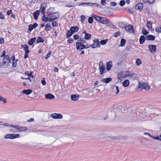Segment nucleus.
Returning <instances> with one entry per match:
<instances>
[{"instance_id":"f257e3e1","label":"nucleus","mask_w":161,"mask_h":161,"mask_svg":"<svg viewBox=\"0 0 161 161\" xmlns=\"http://www.w3.org/2000/svg\"><path fill=\"white\" fill-rule=\"evenodd\" d=\"M54 9L53 8H50L48 10L47 13L49 14L47 17L45 15H43L42 17V20L45 22H51L58 18L59 17V13L58 12L52 13L51 11H53Z\"/></svg>"},{"instance_id":"a18cd8bd","label":"nucleus","mask_w":161,"mask_h":161,"mask_svg":"<svg viewBox=\"0 0 161 161\" xmlns=\"http://www.w3.org/2000/svg\"><path fill=\"white\" fill-rule=\"evenodd\" d=\"M74 42V40L70 38H69L67 40V43L69 44L72 43Z\"/></svg>"},{"instance_id":"f8f14e48","label":"nucleus","mask_w":161,"mask_h":161,"mask_svg":"<svg viewBox=\"0 0 161 161\" xmlns=\"http://www.w3.org/2000/svg\"><path fill=\"white\" fill-rule=\"evenodd\" d=\"M14 128L19 130L17 132L25 131L27 129V128L26 127H21L18 125H14Z\"/></svg>"},{"instance_id":"6e6552de","label":"nucleus","mask_w":161,"mask_h":161,"mask_svg":"<svg viewBox=\"0 0 161 161\" xmlns=\"http://www.w3.org/2000/svg\"><path fill=\"white\" fill-rule=\"evenodd\" d=\"M76 49L77 50H81L84 49H87L88 47H85V45L83 44L80 42H77L76 43Z\"/></svg>"},{"instance_id":"ddd939ff","label":"nucleus","mask_w":161,"mask_h":161,"mask_svg":"<svg viewBox=\"0 0 161 161\" xmlns=\"http://www.w3.org/2000/svg\"><path fill=\"white\" fill-rule=\"evenodd\" d=\"M51 117L54 119H61L63 118V115L59 113H53L51 114Z\"/></svg>"},{"instance_id":"a878e982","label":"nucleus","mask_w":161,"mask_h":161,"mask_svg":"<svg viewBox=\"0 0 161 161\" xmlns=\"http://www.w3.org/2000/svg\"><path fill=\"white\" fill-rule=\"evenodd\" d=\"M79 97L78 95H72L71 96V100L73 101L77 100Z\"/></svg>"},{"instance_id":"864d4df0","label":"nucleus","mask_w":161,"mask_h":161,"mask_svg":"<svg viewBox=\"0 0 161 161\" xmlns=\"http://www.w3.org/2000/svg\"><path fill=\"white\" fill-rule=\"evenodd\" d=\"M116 3L114 2H111L110 3V5L112 6H115L116 5Z\"/></svg>"},{"instance_id":"e433bc0d","label":"nucleus","mask_w":161,"mask_h":161,"mask_svg":"<svg viewBox=\"0 0 161 161\" xmlns=\"http://www.w3.org/2000/svg\"><path fill=\"white\" fill-rule=\"evenodd\" d=\"M92 35L88 33L86 34L84 36V39L86 40H88L91 37Z\"/></svg>"},{"instance_id":"58836bf2","label":"nucleus","mask_w":161,"mask_h":161,"mask_svg":"<svg viewBox=\"0 0 161 161\" xmlns=\"http://www.w3.org/2000/svg\"><path fill=\"white\" fill-rule=\"evenodd\" d=\"M108 39H106L105 40H102L100 42V44L102 45H104L108 41Z\"/></svg>"},{"instance_id":"2eb2a0df","label":"nucleus","mask_w":161,"mask_h":161,"mask_svg":"<svg viewBox=\"0 0 161 161\" xmlns=\"http://www.w3.org/2000/svg\"><path fill=\"white\" fill-rule=\"evenodd\" d=\"M156 46L153 45H149L148 46L149 50L150 52L153 53L155 52L156 50Z\"/></svg>"},{"instance_id":"5fc2aeb1","label":"nucleus","mask_w":161,"mask_h":161,"mask_svg":"<svg viewBox=\"0 0 161 161\" xmlns=\"http://www.w3.org/2000/svg\"><path fill=\"white\" fill-rule=\"evenodd\" d=\"M5 18L4 15L0 12V19H3Z\"/></svg>"},{"instance_id":"de8ad7c7","label":"nucleus","mask_w":161,"mask_h":161,"mask_svg":"<svg viewBox=\"0 0 161 161\" xmlns=\"http://www.w3.org/2000/svg\"><path fill=\"white\" fill-rule=\"evenodd\" d=\"M93 19L92 17H89L88 19V22L90 24H92L93 23Z\"/></svg>"},{"instance_id":"680f3d73","label":"nucleus","mask_w":161,"mask_h":161,"mask_svg":"<svg viewBox=\"0 0 161 161\" xmlns=\"http://www.w3.org/2000/svg\"><path fill=\"white\" fill-rule=\"evenodd\" d=\"M41 83L43 85H45L46 84V82L44 80H42Z\"/></svg>"},{"instance_id":"aec40b11","label":"nucleus","mask_w":161,"mask_h":161,"mask_svg":"<svg viewBox=\"0 0 161 161\" xmlns=\"http://www.w3.org/2000/svg\"><path fill=\"white\" fill-rule=\"evenodd\" d=\"M45 97L46 99H52L55 98V96L51 93H48L45 95Z\"/></svg>"},{"instance_id":"c03bdc74","label":"nucleus","mask_w":161,"mask_h":161,"mask_svg":"<svg viewBox=\"0 0 161 161\" xmlns=\"http://www.w3.org/2000/svg\"><path fill=\"white\" fill-rule=\"evenodd\" d=\"M58 25L57 22L55 21H52V26L53 27H57Z\"/></svg>"},{"instance_id":"72a5a7b5","label":"nucleus","mask_w":161,"mask_h":161,"mask_svg":"<svg viewBox=\"0 0 161 161\" xmlns=\"http://www.w3.org/2000/svg\"><path fill=\"white\" fill-rule=\"evenodd\" d=\"M52 28L51 25L49 24H47L45 25V29L47 31L50 30Z\"/></svg>"},{"instance_id":"39448f33","label":"nucleus","mask_w":161,"mask_h":161,"mask_svg":"<svg viewBox=\"0 0 161 161\" xmlns=\"http://www.w3.org/2000/svg\"><path fill=\"white\" fill-rule=\"evenodd\" d=\"M99 66L98 69L99 70L100 74V75H102L104 73H106V71L105 70V66L103 64V62L102 61L99 62Z\"/></svg>"},{"instance_id":"e2e57ef3","label":"nucleus","mask_w":161,"mask_h":161,"mask_svg":"<svg viewBox=\"0 0 161 161\" xmlns=\"http://www.w3.org/2000/svg\"><path fill=\"white\" fill-rule=\"evenodd\" d=\"M116 94H117L119 92V87L118 86H116Z\"/></svg>"},{"instance_id":"49530a36","label":"nucleus","mask_w":161,"mask_h":161,"mask_svg":"<svg viewBox=\"0 0 161 161\" xmlns=\"http://www.w3.org/2000/svg\"><path fill=\"white\" fill-rule=\"evenodd\" d=\"M51 53L52 51H50L49 52V53L45 57V59H47L49 58L51 55Z\"/></svg>"},{"instance_id":"2f4dec72","label":"nucleus","mask_w":161,"mask_h":161,"mask_svg":"<svg viewBox=\"0 0 161 161\" xmlns=\"http://www.w3.org/2000/svg\"><path fill=\"white\" fill-rule=\"evenodd\" d=\"M149 32L143 27L142 31V33L143 35L145 36H147V35L149 33Z\"/></svg>"},{"instance_id":"a211bd4d","label":"nucleus","mask_w":161,"mask_h":161,"mask_svg":"<svg viewBox=\"0 0 161 161\" xmlns=\"http://www.w3.org/2000/svg\"><path fill=\"white\" fill-rule=\"evenodd\" d=\"M155 38V36L153 35H149L146 36V39L147 40L153 41Z\"/></svg>"},{"instance_id":"7ed1b4c3","label":"nucleus","mask_w":161,"mask_h":161,"mask_svg":"<svg viewBox=\"0 0 161 161\" xmlns=\"http://www.w3.org/2000/svg\"><path fill=\"white\" fill-rule=\"evenodd\" d=\"M138 85V87L136 89V90L137 91H141L143 89L146 90H148L150 89V86L147 83H141L140 84V82H139Z\"/></svg>"},{"instance_id":"c9c22d12","label":"nucleus","mask_w":161,"mask_h":161,"mask_svg":"<svg viewBox=\"0 0 161 161\" xmlns=\"http://www.w3.org/2000/svg\"><path fill=\"white\" fill-rule=\"evenodd\" d=\"M73 33L71 31H70V30L69 31H68V32L66 34V37L67 38H68L72 35L73 34Z\"/></svg>"},{"instance_id":"69168bd1","label":"nucleus","mask_w":161,"mask_h":161,"mask_svg":"<svg viewBox=\"0 0 161 161\" xmlns=\"http://www.w3.org/2000/svg\"><path fill=\"white\" fill-rule=\"evenodd\" d=\"M34 121V118H31L29 119L27 121L28 122H32V121Z\"/></svg>"},{"instance_id":"052dcab7","label":"nucleus","mask_w":161,"mask_h":161,"mask_svg":"<svg viewBox=\"0 0 161 161\" xmlns=\"http://www.w3.org/2000/svg\"><path fill=\"white\" fill-rule=\"evenodd\" d=\"M9 131L11 133H15L17 132V131H15L14 130V129H11L9 130Z\"/></svg>"},{"instance_id":"7c9ffc66","label":"nucleus","mask_w":161,"mask_h":161,"mask_svg":"<svg viewBox=\"0 0 161 161\" xmlns=\"http://www.w3.org/2000/svg\"><path fill=\"white\" fill-rule=\"evenodd\" d=\"M126 42V40L124 39H121V40L120 44V46L122 47H124L125 45Z\"/></svg>"},{"instance_id":"20e7f679","label":"nucleus","mask_w":161,"mask_h":161,"mask_svg":"<svg viewBox=\"0 0 161 161\" xmlns=\"http://www.w3.org/2000/svg\"><path fill=\"white\" fill-rule=\"evenodd\" d=\"M122 27L125 28V31L127 32L132 34L134 33L135 31L132 25H129L127 26H126L125 25H123V26H122Z\"/></svg>"},{"instance_id":"f704fd0d","label":"nucleus","mask_w":161,"mask_h":161,"mask_svg":"<svg viewBox=\"0 0 161 161\" xmlns=\"http://www.w3.org/2000/svg\"><path fill=\"white\" fill-rule=\"evenodd\" d=\"M44 42V40L41 37H39L38 38V39L37 40V43H39L40 42L43 43Z\"/></svg>"},{"instance_id":"ea45409f","label":"nucleus","mask_w":161,"mask_h":161,"mask_svg":"<svg viewBox=\"0 0 161 161\" xmlns=\"http://www.w3.org/2000/svg\"><path fill=\"white\" fill-rule=\"evenodd\" d=\"M3 125L4 126H8V127H14V125H10L8 123H4L3 124Z\"/></svg>"},{"instance_id":"3c124183","label":"nucleus","mask_w":161,"mask_h":161,"mask_svg":"<svg viewBox=\"0 0 161 161\" xmlns=\"http://www.w3.org/2000/svg\"><path fill=\"white\" fill-rule=\"evenodd\" d=\"M73 37L75 40L78 39L79 38V35H75Z\"/></svg>"},{"instance_id":"393cba45","label":"nucleus","mask_w":161,"mask_h":161,"mask_svg":"<svg viewBox=\"0 0 161 161\" xmlns=\"http://www.w3.org/2000/svg\"><path fill=\"white\" fill-rule=\"evenodd\" d=\"M32 90L30 89L27 90H24L22 91V93L26 95H29L32 92Z\"/></svg>"},{"instance_id":"a19ab883","label":"nucleus","mask_w":161,"mask_h":161,"mask_svg":"<svg viewBox=\"0 0 161 161\" xmlns=\"http://www.w3.org/2000/svg\"><path fill=\"white\" fill-rule=\"evenodd\" d=\"M156 31L158 33H161V27H157L155 28Z\"/></svg>"},{"instance_id":"0e129e2a","label":"nucleus","mask_w":161,"mask_h":161,"mask_svg":"<svg viewBox=\"0 0 161 161\" xmlns=\"http://www.w3.org/2000/svg\"><path fill=\"white\" fill-rule=\"evenodd\" d=\"M5 56H6V55H5V50H4L3 51V53L1 57H3V58Z\"/></svg>"},{"instance_id":"412c9836","label":"nucleus","mask_w":161,"mask_h":161,"mask_svg":"<svg viewBox=\"0 0 161 161\" xmlns=\"http://www.w3.org/2000/svg\"><path fill=\"white\" fill-rule=\"evenodd\" d=\"M40 13V11L39 10H37L33 13L34 18L35 20H37V19Z\"/></svg>"},{"instance_id":"9d476101","label":"nucleus","mask_w":161,"mask_h":161,"mask_svg":"<svg viewBox=\"0 0 161 161\" xmlns=\"http://www.w3.org/2000/svg\"><path fill=\"white\" fill-rule=\"evenodd\" d=\"M98 22L104 25H105L109 23L110 21L107 18L104 17L100 16Z\"/></svg>"},{"instance_id":"6e6d98bb","label":"nucleus","mask_w":161,"mask_h":161,"mask_svg":"<svg viewBox=\"0 0 161 161\" xmlns=\"http://www.w3.org/2000/svg\"><path fill=\"white\" fill-rule=\"evenodd\" d=\"M120 34V33L119 32H116L114 33V36L115 37H116L118 36Z\"/></svg>"},{"instance_id":"473e14b6","label":"nucleus","mask_w":161,"mask_h":161,"mask_svg":"<svg viewBox=\"0 0 161 161\" xmlns=\"http://www.w3.org/2000/svg\"><path fill=\"white\" fill-rule=\"evenodd\" d=\"M145 134H147V135L148 136H149L150 137H151L152 138H153L154 139H155V140H158L159 141H160V138H159V136H155V137H154V136H151L150 134L149 133H145Z\"/></svg>"},{"instance_id":"9b49d317","label":"nucleus","mask_w":161,"mask_h":161,"mask_svg":"<svg viewBox=\"0 0 161 161\" xmlns=\"http://www.w3.org/2000/svg\"><path fill=\"white\" fill-rule=\"evenodd\" d=\"M47 6V3H44L41 4V8L40 9L41 14L45 15V9Z\"/></svg>"},{"instance_id":"774afa93","label":"nucleus","mask_w":161,"mask_h":161,"mask_svg":"<svg viewBox=\"0 0 161 161\" xmlns=\"http://www.w3.org/2000/svg\"><path fill=\"white\" fill-rule=\"evenodd\" d=\"M4 42V40L3 38H0V43H2Z\"/></svg>"},{"instance_id":"4468645a","label":"nucleus","mask_w":161,"mask_h":161,"mask_svg":"<svg viewBox=\"0 0 161 161\" xmlns=\"http://www.w3.org/2000/svg\"><path fill=\"white\" fill-rule=\"evenodd\" d=\"M38 26L36 23H34L33 24H31L28 26V29L27 32L30 33L31 31L34 28H35Z\"/></svg>"},{"instance_id":"603ef678","label":"nucleus","mask_w":161,"mask_h":161,"mask_svg":"<svg viewBox=\"0 0 161 161\" xmlns=\"http://www.w3.org/2000/svg\"><path fill=\"white\" fill-rule=\"evenodd\" d=\"M101 3L102 5H104L106 4V3L105 2V0H101Z\"/></svg>"},{"instance_id":"338daca9","label":"nucleus","mask_w":161,"mask_h":161,"mask_svg":"<svg viewBox=\"0 0 161 161\" xmlns=\"http://www.w3.org/2000/svg\"><path fill=\"white\" fill-rule=\"evenodd\" d=\"M10 61H11V60H15V56L14 55L13 56L11 57H10Z\"/></svg>"},{"instance_id":"6ab92c4d","label":"nucleus","mask_w":161,"mask_h":161,"mask_svg":"<svg viewBox=\"0 0 161 161\" xmlns=\"http://www.w3.org/2000/svg\"><path fill=\"white\" fill-rule=\"evenodd\" d=\"M78 30L79 27L76 26H71L70 29V31H71L73 33L77 32Z\"/></svg>"},{"instance_id":"4c0bfd02","label":"nucleus","mask_w":161,"mask_h":161,"mask_svg":"<svg viewBox=\"0 0 161 161\" xmlns=\"http://www.w3.org/2000/svg\"><path fill=\"white\" fill-rule=\"evenodd\" d=\"M12 61H13V62H12V66L13 67H15L17 66V64L16 63H17V61H18V59H16L15 60H12Z\"/></svg>"},{"instance_id":"79ce46f5","label":"nucleus","mask_w":161,"mask_h":161,"mask_svg":"<svg viewBox=\"0 0 161 161\" xmlns=\"http://www.w3.org/2000/svg\"><path fill=\"white\" fill-rule=\"evenodd\" d=\"M136 65L137 66H138L141 64L142 62L141 60L139 58H137L136 60Z\"/></svg>"},{"instance_id":"0eeeda50","label":"nucleus","mask_w":161,"mask_h":161,"mask_svg":"<svg viewBox=\"0 0 161 161\" xmlns=\"http://www.w3.org/2000/svg\"><path fill=\"white\" fill-rule=\"evenodd\" d=\"M93 43L92 44H91L90 46H91V47L93 48H96L97 47H99L100 46V42L98 39L97 38L94 39L93 40Z\"/></svg>"},{"instance_id":"bb28decb","label":"nucleus","mask_w":161,"mask_h":161,"mask_svg":"<svg viewBox=\"0 0 161 161\" xmlns=\"http://www.w3.org/2000/svg\"><path fill=\"white\" fill-rule=\"evenodd\" d=\"M112 78H104L102 80V81L103 82L108 83L110 82L112 80Z\"/></svg>"},{"instance_id":"4be33fe9","label":"nucleus","mask_w":161,"mask_h":161,"mask_svg":"<svg viewBox=\"0 0 161 161\" xmlns=\"http://www.w3.org/2000/svg\"><path fill=\"white\" fill-rule=\"evenodd\" d=\"M112 66V63L111 61H109L106 63V69L107 71H109Z\"/></svg>"},{"instance_id":"5701e85b","label":"nucleus","mask_w":161,"mask_h":161,"mask_svg":"<svg viewBox=\"0 0 161 161\" xmlns=\"http://www.w3.org/2000/svg\"><path fill=\"white\" fill-rule=\"evenodd\" d=\"M93 4H96L94 3H80L78 6H92Z\"/></svg>"},{"instance_id":"cd10ccee","label":"nucleus","mask_w":161,"mask_h":161,"mask_svg":"<svg viewBox=\"0 0 161 161\" xmlns=\"http://www.w3.org/2000/svg\"><path fill=\"white\" fill-rule=\"evenodd\" d=\"M36 39V37H34L30 39L28 42V44L30 45H32L33 44V43Z\"/></svg>"},{"instance_id":"13d9d810","label":"nucleus","mask_w":161,"mask_h":161,"mask_svg":"<svg viewBox=\"0 0 161 161\" xmlns=\"http://www.w3.org/2000/svg\"><path fill=\"white\" fill-rule=\"evenodd\" d=\"M21 79H29V80L30 82H31V77H28L27 78H24V77H21Z\"/></svg>"},{"instance_id":"f3484780","label":"nucleus","mask_w":161,"mask_h":161,"mask_svg":"<svg viewBox=\"0 0 161 161\" xmlns=\"http://www.w3.org/2000/svg\"><path fill=\"white\" fill-rule=\"evenodd\" d=\"M123 72H121L119 73L117 75V78L118 80H119L120 82L122 79L124 78L125 76Z\"/></svg>"},{"instance_id":"dca6fc26","label":"nucleus","mask_w":161,"mask_h":161,"mask_svg":"<svg viewBox=\"0 0 161 161\" xmlns=\"http://www.w3.org/2000/svg\"><path fill=\"white\" fill-rule=\"evenodd\" d=\"M143 4L142 3H140L136 4L135 6V9H138L140 11H142L143 8Z\"/></svg>"},{"instance_id":"f03ea898","label":"nucleus","mask_w":161,"mask_h":161,"mask_svg":"<svg viewBox=\"0 0 161 161\" xmlns=\"http://www.w3.org/2000/svg\"><path fill=\"white\" fill-rule=\"evenodd\" d=\"M10 57L8 55H6L3 58L2 62H0V66L2 68H7L10 64Z\"/></svg>"},{"instance_id":"8fccbe9b","label":"nucleus","mask_w":161,"mask_h":161,"mask_svg":"<svg viewBox=\"0 0 161 161\" xmlns=\"http://www.w3.org/2000/svg\"><path fill=\"white\" fill-rule=\"evenodd\" d=\"M94 3V4H93V5H92V6H91V7H93V6L97 7H98L99 8H100L101 7V6L100 5H99L97 3Z\"/></svg>"},{"instance_id":"37998d69","label":"nucleus","mask_w":161,"mask_h":161,"mask_svg":"<svg viewBox=\"0 0 161 161\" xmlns=\"http://www.w3.org/2000/svg\"><path fill=\"white\" fill-rule=\"evenodd\" d=\"M147 26L148 28H151L152 26V24L150 21H148L147 22Z\"/></svg>"},{"instance_id":"b1692460","label":"nucleus","mask_w":161,"mask_h":161,"mask_svg":"<svg viewBox=\"0 0 161 161\" xmlns=\"http://www.w3.org/2000/svg\"><path fill=\"white\" fill-rule=\"evenodd\" d=\"M145 39L146 37H145L143 35L141 36L139 40L140 44H143L145 42Z\"/></svg>"},{"instance_id":"09e8293b","label":"nucleus","mask_w":161,"mask_h":161,"mask_svg":"<svg viewBox=\"0 0 161 161\" xmlns=\"http://www.w3.org/2000/svg\"><path fill=\"white\" fill-rule=\"evenodd\" d=\"M125 4V2L124 0H121L119 2V5L121 6H123Z\"/></svg>"},{"instance_id":"c85d7f7f","label":"nucleus","mask_w":161,"mask_h":161,"mask_svg":"<svg viewBox=\"0 0 161 161\" xmlns=\"http://www.w3.org/2000/svg\"><path fill=\"white\" fill-rule=\"evenodd\" d=\"M129 80H126L123 82L122 85L124 87H126L129 86Z\"/></svg>"},{"instance_id":"4d7b16f0","label":"nucleus","mask_w":161,"mask_h":161,"mask_svg":"<svg viewBox=\"0 0 161 161\" xmlns=\"http://www.w3.org/2000/svg\"><path fill=\"white\" fill-rule=\"evenodd\" d=\"M12 10H9L7 12V14L8 16H9L10 14H12Z\"/></svg>"},{"instance_id":"423d86ee","label":"nucleus","mask_w":161,"mask_h":161,"mask_svg":"<svg viewBox=\"0 0 161 161\" xmlns=\"http://www.w3.org/2000/svg\"><path fill=\"white\" fill-rule=\"evenodd\" d=\"M19 134H8L5 135L4 138L5 139H13L19 137Z\"/></svg>"},{"instance_id":"1a4fd4ad","label":"nucleus","mask_w":161,"mask_h":161,"mask_svg":"<svg viewBox=\"0 0 161 161\" xmlns=\"http://www.w3.org/2000/svg\"><path fill=\"white\" fill-rule=\"evenodd\" d=\"M21 47L23 48L25 51V55L24 58L26 59L28 57V53L30 52L29 50V46L27 45H21Z\"/></svg>"},{"instance_id":"bf43d9fd","label":"nucleus","mask_w":161,"mask_h":161,"mask_svg":"<svg viewBox=\"0 0 161 161\" xmlns=\"http://www.w3.org/2000/svg\"><path fill=\"white\" fill-rule=\"evenodd\" d=\"M154 2V0H147V2L149 3H153Z\"/></svg>"},{"instance_id":"c756f323","label":"nucleus","mask_w":161,"mask_h":161,"mask_svg":"<svg viewBox=\"0 0 161 161\" xmlns=\"http://www.w3.org/2000/svg\"><path fill=\"white\" fill-rule=\"evenodd\" d=\"M91 16L92 17V18H93L95 19L98 22L100 18V16H98L97 15H95L94 14H92Z\"/></svg>"}]
</instances>
